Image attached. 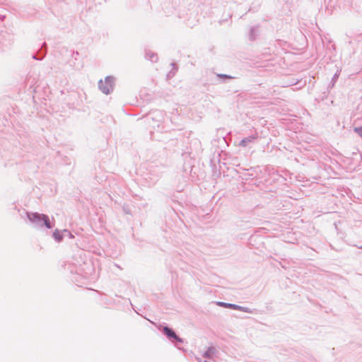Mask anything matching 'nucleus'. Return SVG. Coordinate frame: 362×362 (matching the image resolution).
Segmentation results:
<instances>
[{
  "label": "nucleus",
  "mask_w": 362,
  "mask_h": 362,
  "mask_svg": "<svg viewBox=\"0 0 362 362\" xmlns=\"http://www.w3.org/2000/svg\"><path fill=\"white\" fill-rule=\"evenodd\" d=\"M28 217L29 220L32 222H40L41 221H44L45 226L50 228H52L51 223L48 217L44 214H38L37 213H31L28 214Z\"/></svg>",
  "instance_id": "f257e3e1"
},
{
  "label": "nucleus",
  "mask_w": 362,
  "mask_h": 362,
  "mask_svg": "<svg viewBox=\"0 0 362 362\" xmlns=\"http://www.w3.org/2000/svg\"><path fill=\"white\" fill-rule=\"evenodd\" d=\"M113 80L111 78H106L105 81H101L100 83V88L101 90L108 94L112 90Z\"/></svg>",
  "instance_id": "f03ea898"
},
{
  "label": "nucleus",
  "mask_w": 362,
  "mask_h": 362,
  "mask_svg": "<svg viewBox=\"0 0 362 362\" xmlns=\"http://www.w3.org/2000/svg\"><path fill=\"white\" fill-rule=\"evenodd\" d=\"M163 332L169 337H173L175 339H177V336L175 335L174 332L173 330H171L170 329H169L168 327H165L163 329Z\"/></svg>",
  "instance_id": "7ed1b4c3"
},
{
  "label": "nucleus",
  "mask_w": 362,
  "mask_h": 362,
  "mask_svg": "<svg viewBox=\"0 0 362 362\" xmlns=\"http://www.w3.org/2000/svg\"><path fill=\"white\" fill-rule=\"evenodd\" d=\"M54 238L57 240L60 241L62 240V236L60 235V233L59 231H55L54 233Z\"/></svg>",
  "instance_id": "20e7f679"
},
{
  "label": "nucleus",
  "mask_w": 362,
  "mask_h": 362,
  "mask_svg": "<svg viewBox=\"0 0 362 362\" xmlns=\"http://www.w3.org/2000/svg\"><path fill=\"white\" fill-rule=\"evenodd\" d=\"M218 305H221V306H224V307H232V305H227L226 303H218Z\"/></svg>",
  "instance_id": "39448f33"
}]
</instances>
